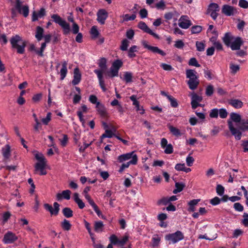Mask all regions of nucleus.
Listing matches in <instances>:
<instances>
[{"label":"nucleus","instance_id":"62","mask_svg":"<svg viewBox=\"0 0 248 248\" xmlns=\"http://www.w3.org/2000/svg\"><path fill=\"white\" fill-rule=\"evenodd\" d=\"M89 100L91 103L95 104L96 106L97 105V103H100L99 102L97 101V97L94 95H91L89 96Z\"/></svg>","mask_w":248,"mask_h":248},{"label":"nucleus","instance_id":"26","mask_svg":"<svg viewBox=\"0 0 248 248\" xmlns=\"http://www.w3.org/2000/svg\"><path fill=\"white\" fill-rule=\"evenodd\" d=\"M2 154L4 158L8 159L11 156V147L9 145L6 144L1 149Z\"/></svg>","mask_w":248,"mask_h":248},{"label":"nucleus","instance_id":"22","mask_svg":"<svg viewBox=\"0 0 248 248\" xmlns=\"http://www.w3.org/2000/svg\"><path fill=\"white\" fill-rule=\"evenodd\" d=\"M71 192L69 190H63L61 193H59L56 195L57 200H61L62 198L68 200L70 199Z\"/></svg>","mask_w":248,"mask_h":248},{"label":"nucleus","instance_id":"29","mask_svg":"<svg viewBox=\"0 0 248 248\" xmlns=\"http://www.w3.org/2000/svg\"><path fill=\"white\" fill-rule=\"evenodd\" d=\"M44 32V31L43 28L40 26L37 27L35 36L38 41H40L42 39Z\"/></svg>","mask_w":248,"mask_h":248},{"label":"nucleus","instance_id":"49","mask_svg":"<svg viewBox=\"0 0 248 248\" xmlns=\"http://www.w3.org/2000/svg\"><path fill=\"white\" fill-rule=\"evenodd\" d=\"M168 99L170 102V105L173 108H177L178 106L177 100L172 96H168Z\"/></svg>","mask_w":248,"mask_h":248},{"label":"nucleus","instance_id":"33","mask_svg":"<svg viewBox=\"0 0 248 248\" xmlns=\"http://www.w3.org/2000/svg\"><path fill=\"white\" fill-rule=\"evenodd\" d=\"M119 135L116 128L111 124H109V139L113 137L116 138V136H119Z\"/></svg>","mask_w":248,"mask_h":248},{"label":"nucleus","instance_id":"24","mask_svg":"<svg viewBox=\"0 0 248 248\" xmlns=\"http://www.w3.org/2000/svg\"><path fill=\"white\" fill-rule=\"evenodd\" d=\"M236 123V124H240L242 121L243 119L241 118V116L240 114L232 112L230 114V119L229 120Z\"/></svg>","mask_w":248,"mask_h":248},{"label":"nucleus","instance_id":"19","mask_svg":"<svg viewBox=\"0 0 248 248\" xmlns=\"http://www.w3.org/2000/svg\"><path fill=\"white\" fill-rule=\"evenodd\" d=\"M234 37L230 32H226L222 38V41L224 44L228 47L231 46V44Z\"/></svg>","mask_w":248,"mask_h":248},{"label":"nucleus","instance_id":"12","mask_svg":"<svg viewBox=\"0 0 248 248\" xmlns=\"http://www.w3.org/2000/svg\"><path fill=\"white\" fill-rule=\"evenodd\" d=\"M244 41L240 37L234 38L229 46L232 50H239L243 45Z\"/></svg>","mask_w":248,"mask_h":248},{"label":"nucleus","instance_id":"9","mask_svg":"<svg viewBox=\"0 0 248 248\" xmlns=\"http://www.w3.org/2000/svg\"><path fill=\"white\" fill-rule=\"evenodd\" d=\"M44 206L46 210L50 212L51 215L57 216L59 213L60 204L57 202L53 203L54 209L51 205L48 203L44 204Z\"/></svg>","mask_w":248,"mask_h":248},{"label":"nucleus","instance_id":"43","mask_svg":"<svg viewBox=\"0 0 248 248\" xmlns=\"http://www.w3.org/2000/svg\"><path fill=\"white\" fill-rule=\"evenodd\" d=\"M131 100L133 101V105L136 107V110L139 111L140 110V108L139 102L137 100V96L135 95H132L130 97Z\"/></svg>","mask_w":248,"mask_h":248},{"label":"nucleus","instance_id":"40","mask_svg":"<svg viewBox=\"0 0 248 248\" xmlns=\"http://www.w3.org/2000/svg\"><path fill=\"white\" fill-rule=\"evenodd\" d=\"M169 128L170 132L174 136L176 137H179L181 136L182 134L180 132V131L179 129L175 127H174L172 125H169Z\"/></svg>","mask_w":248,"mask_h":248},{"label":"nucleus","instance_id":"27","mask_svg":"<svg viewBox=\"0 0 248 248\" xmlns=\"http://www.w3.org/2000/svg\"><path fill=\"white\" fill-rule=\"evenodd\" d=\"M219 11V7L218 5L216 3H212L209 5L206 14L208 15L212 12H218Z\"/></svg>","mask_w":248,"mask_h":248},{"label":"nucleus","instance_id":"20","mask_svg":"<svg viewBox=\"0 0 248 248\" xmlns=\"http://www.w3.org/2000/svg\"><path fill=\"white\" fill-rule=\"evenodd\" d=\"M234 8L229 5H224L222 8V13L227 16H231L234 14Z\"/></svg>","mask_w":248,"mask_h":248},{"label":"nucleus","instance_id":"59","mask_svg":"<svg viewBox=\"0 0 248 248\" xmlns=\"http://www.w3.org/2000/svg\"><path fill=\"white\" fill-rule=\"evenodd\" d=\"M218 110L217 108H214L211 109L209 116L211 118H217L218 117Z\"/></svg>","mask_w":248,"mask_h":248},{"label":"nucleus","instance_id":"34","mask_svg":"<svg viewBox=\"0 0 248 248\" xmlns=\"http://www.w3.org/2000/svg\"><path fill=\"white\" fill-rule=\"evenodd\" d=\"M102 124L105 129V132L100 137L101 143L103 142V140L104 138L108 137V124L107 123L103 122H102Z\"/></svg>","mask_w":248,"mask_h":248},{"label":"nucleus","instance_id":"36","mask_svg":"<svg viewBox=\"0 0 248 248\" xmlns=\"http://www.w3.org/2000/svg\"><path fill=\"white\" fill-rule=\"evenodd\" d=\"M61 227L64 230L68 231L70 230L71 228V224H70L69 221L64 219L61 222Z\"/></svg>","mask_w":248,"mask_h":248},{"label":"nucleus","instance_id":"35","mask_svg":"<svg viewBox=\"0 0 248 248\" xmlns=\"http://www.w3.org/2000/svg\"><path fill=\"white\" fill-rule=\"evenodd\" d=\"M196 72L194 70L187 69L186 70V77L189 79L192 78L196 79V78L198 77V76L196 75Z\"/></svg>","mask_w":248,"mask_h":248},{"label":"nucleus","instance_id":"11","mask_svg":"<svg viewBox=\"0 0 248 248\" xmlns=\"http://www.w3.org/2000/svg\"><path fill=\"white\" fill-rule=\"evenodd\" d=\"M17 240V237L11 232H6L3 237L2 241L4 244H12Z\"/></svg>","mask_w":248,"mask_h":248},{"label":"nucleus","instance_id":"23","mask_svg":"<svg viewBox=\"0 0 248 248\" xmlns=\"http://www.w3.org/2000/svg\"><path fill=\"white\" fill-rule=\"evenodd\" d=\"M46 15L45 9L43 8L40 9L38 13L33 11L32 14L31 19L32 21L38 20L39 17H42Z\"/></svg>","mask_w":248,"mask_h":248},{"label":"nucleus","instance_id":"14","mask_svg":"<svg viewBox=\"0 0 248 248\" xmlns=\"http://www.w3.org/2000/svg\"><path fill=\"white\" fill-rule=\"evenodd\" d=\"M97 20L99 23L101 24H104L105 23V20L107 19L108 17V13L104 9H100L99 10L97 13Z\"/></svg>","mask_w":248,"mask_h":248},{"label":"nucleus","instance_id":"18","mask_svg":"<svg viewBox=\"0 0 248 248\" xmlns=\"http://www.w3.org/2000/svg\"><path fill=\"white\" fill-rule=\"evenodd\" d=\"M81 75L78 68H76L74 70V78L72 81L73 85L78 84L81 80Z\"/></svg>","mask_w":248,"mask_h":248},{"label":"nucleus","instance_id":"4","mask_svg":"<svg viewBox=\"0 0 248 248\" xmlns=\"http://www.w3.org/2000/svg\"><path fill=\"white\" fill-rule=\"evenodd\" d=\"M35 158L38 161L35 165V172H39L40 175H46V171L45 170L46 161L44 155L41 154H36Z\"/></svg>","mask_w":248,"mask_h":248},{"label":"nucleus","instance_id":"41","mask_svg":"<svg viewBox=\"0 0 248 248\" xmlns=\"http://www.w3.org/2000/svg\"><path fill=\"white\" fill-rule=\"evenodd\" d=\"M138 28L143 31L144 32L148 33L151 29L147 26L146 23L143 21H140L138 24Z\"/></svg>","mask_w":248,"mask_h":248},{"label":"nucleus","instance_id":"50","mask_svg":"<svg viewBox=\"0 0 248 248\" xmlns=\"http://www.w3.org/2000/svg\"><path fill=\"white\" fill-rule=\"evenodd\" d=\"M202 31V27L199 25L193 26L191 29V33L192 34L199 33Z\"/></svg>","mask_w":248,"mask_h":248},{"label":"nucleus","instance_id":"13","mask_svg":"<svg viewBox=\"0 0 248 248\" xmlns=\"http://www.w3.org/2000/svg\"><path fill=\"white\" fill-rule=\"evenodd\" d=\"M142 44L145 48L151 51L153 53H158L163 56L166 55V53L163 50L160 49L157 46H153L148 45L147 42L146 41H143L142 42Z\"/></svg>","mask_w":248,"mask_h":248},{"label":"nucleus","instance_id":"30","mask_svg":"<svg viewBox=\"0 0 248 248\" xmlns=\"http://www.w3.org/2000/svg\"><path fill=\"white\" fill-rule=\"evenodd\" d=\"M74 200L75 202L78 204V206L80 209H83L85 207L84 203L79 198V195L78 193H74Z\"/></svg>","mask_w":248,"mask_h":248},{"label":"nucleus","instance_id":"3","mask_svg":"<svg viewBox=\"0 0 248 248\" xmlns=\"http://www.w3.org/2000/svg\"><path fill=\"white\" fill-rule=\"evenodd\" d=\"M10 42L13 49L16 50L17 53L22 54L25 53L27 42L18 34L13 35Z\"/></svg>","mask_w":248,"mask_h":248},{"label":"nucleus","instance_id":"15","mask_svg":"<svg viewBox=\"0 0 248 248\" xmlns=\"http://www.w3.org/2000/svg\"><path fill=\"white\" fill-rule=\"evenodd\" d=\"M186 16H183L179 19V26L185 29H188L191 25V21L189 20L186 19Z\"/></svg>","mask_w":248,"mask_h":248},{"label":"nucleus","instance_id":"57","mask_svg":"<svg viewBox=\"0 0 248 248\" xmlns=\"http://www.w3.org/2000/svg\"><path fill=\"white\" fill-rule=\"evenodd\" d=\"M218 113L221 118L224 119L227 117L228 112L225 108H220L218 110Z\"/></svg>","mask_w":248,"mask_h":248},{"label":"nucleus","instance_id":"31","mask_svg":"<svg viewBox=\"0 0 248 248\" xmlns=\"http://www.w3.org/2000/svg\"><path fill=\"white\" fill-rule=\"evenodd\" d=\"M175 186L176 188L173 190V193L177 194L178 192H181L185 187L186 185L183 183L176 182Z\"/></svg>","mask_w":248,"mask_h":248},{"label":"nucleus","instance_id":"8","mask_svg":"<svg viewBox=\"0 0 248 248\" xmlns=\"http://www.w3.org/2000/svg\"><path fill=\"white\" fill-rule=\"evenodd\" d=\"M184 238V234L180 231H177L175 233L168 234L165 236V239L169 242V244H175L183 239Z\"/></svg>","mask_w":248,"mask_h":248},{"label":"nucleus","instance_id":"60","mask_svg":"<svg viewBox=\"0 0 248 248\" xmlns=\"http://www.w3.org/2000/svg\"><path fill=\"white\" fill-rule=\"evenodd\" d=\"M164 152L166 154H170L173 153V146L171 144H169L166 146Z\"/></svg>","mask_w":248,"mask_h":248},{"label":"nucleus","instance_id":"63","mask_svg":"<svg viewBox=\"0 0 248 248\" xmlns=\"http://www.w3.org/2000/svg\"><path fill=\"white\" fill-rule=\"evenodd\" d=\"M244 232L240 229H236L234 231L232 237L237 238L238 236L242 235Z\"/></svg>","mask_w":248,"mask_h":248},{"label":"nucleus","instance_id":"16","mask_svg":"<svg viewBox=\"0 0 248 248\" xmlns=\"http://www.w3.org/2000/svg\"><path fill=\"white\" fill-rule=\"evenodd\" d=\"M135 156H137L136 154H135V152L132 151L130 153H128L127 154L122 155L118 156V160L120 162H123L125 161L128 160L131 158L133 159V158Z\"/></svg>","mask_w":248,"mask_h":248},{"label":"nucleus","instance_id":"1","mask_svg":"<svg viewBox=\"0 0 248 248\" xmlns=\"http://www.w3.org/2000/svg\"><path fill=\"white\" fill-rule=\"evenodd\" d=\"M99 68L94 70V73L97 75L98 78L99 85L103 91H106L105 78H107L108 74L107 60L102 58L99 60L98 62Z\"/></svg>","mask_w":248,"mask_h":248},{"label":"nucleus","instance_id":"53","mask_svg":"<svg viewBox=\"0 0 248 248\" xmlns=\"http://www.w3.org/2000/svg\"><path fill=\"white\" fill-rule=\"evenodd\" d=\"M51 113L50 112H48L46 114V116L42 119V122L44 124L47 125L48 123L51 120Z\"/></svg>","mask_w":248,"mask_h":248},{"label":"nucleus","instance_id":"44","mask_svg":"<svg viewBox=\"0 0 248 248\" xmlns=\"http://www.w3.org/2000/svg\"><path fill=\"white\" fill-rule=\"evenodd\" d=\"M90 33L92 36V38L93 39L96 38L98 35H99V32L97 30V27L95 26H93L92 27L91 31H90Z\"/></svg>","mask_w":248,"mask_h":248},{"label":"nucleus","instance_id":"56","mask_svg":"<svg viewBox=\"0 0 248 248\" xmlns=\"http://www.w3.org/2000/svg\"><path fill=\"white\" fill-rule=\"evenodd\" d=\"M216 191L219 196H222L224 192V187L221 185H217L216 188Z\"/></svg>","mask_w":248,"mask_h":248},{"label":"nucleus","instance_id":"58","mask_svg":"<svg viewBox=\"0 0 248 248\" xmlns=\"http://www.w3.org/2000/svg\"><path fill=\"white\" fill-rule=\"evenodd\" d=\"M152 241L153 247L157 246L159 245V242L160 241V238L158 235H156L152 238Z\"/></svg>","mask_w":248,"mask_h":248},{"label":"nucleus","instance_id":"39","mask_svg":"<svg viewBox=\"0 0 248 248\" xmlns=\"http://www.w3.org/2000/svg\"><path fill=\"white\" fill-rule=\"evenodd\" d=\"M137 46H133L129 49L128 51V56L130 58H133L136 56L135 52H137Z\"/></svg>","mask_w":248,"mask_h":248},{"label":"nucleus","instance_id":"54","mask_svg":"<svg viewBox=\"0 0 248 248\" xmlns=\"http://www.w3.org/2000/svg\"><path fill=\"white\" fill-rule=\"evenodd\" d=\"M46 47V43H42L40 50H36V53L37 54H38L39 56H40V57H43L44 56L43 52H44V50L45 49Z\"/></svg>","mask_w":248,"mask_h":248},{"label":"nucleus","instance_id":"32","mask_svg":"<svg viewBox=\"0 0 248 248\" xmlns=\"http://www.w3.org/2000/svg\"><path fill=\"white\" fill-rule=\"evenodd\" d=\"M229 103L235 108H241L243 106V102L238 99H231Z\"/></svg>","mask_w":248,"mask_h":248},{"label":"nucleus","instance_id":"48","mask_svg":"<svg viewBox=\"0 0 248 248\" xmlns=\"http://www.w3.org/2000/svg\"><path fill=\"white\" fill-rule=\"evenodd\" d=\"M129 42L126 39H124L121 44L120 49L122 51H126L127 50V47L129 45Z\"/></svg>","mask_w":248,"mask_h":248},{"label":"nucleus","instance_id":"7","mask_svg":"<svg viewBox=\"0 0 248 248\" xmlns=\"http://www.w3.org/2000/svg\"><path fill=\"white\" fill-rule=\"evenodd\" d=\"M128 240V235H125L121 239H119L115 235L112 234L109 237V240L111 243V244H109V248H113V245L122 247L126 243Z\"/></svg>","mask_w":248,"mask_h":248},{"label":"nucleus","instance_id":"28","mask_svg":"<svg viewBox=\"0 0 248 248\" xmlns=\"http://www.w3.org/2000/svg\"><path fill=\"white\" fill-rule=\"evenodd\" d=\"M104 225L101 221H96L94 223V231L97 232H101L104 231Z\"/></svg>","mask_w":248,"mask_h":248},{"label":"nucleus","instance_id":"42","mask_svg":"<svg viewBox=\"0 0 248 248\" xmlns=\"http://www.w3.org/2000/svg\"><path fill=\"white\" fill-rule=\"evenodd\" d=\"M20 14H22L25 17H27L29 15V9L27 5L23 6L21 8L18 10Z\"/></svg>","mask_w":248,"mask_h":248},{"label":"nucleus","instance_id":"17","mask_svg":"<svg viewBox=\"0 0 248 248\" xmlns=\"http://www.w3.org/2000/svg\"><path fill=\"white\" fill-rule=\"evenodd\" d=\"M137 161H138V156H135L133 158V159H131L129 161L126 162V163H123L120 167V169L118 171L120 173H122L125 169L128 168L130 164H132V165L137 164Z\"/></svg>","mask_w":248,"mask_h":248},{"label":"nucleus","instance_id":"51","mask_svg":"<svg viewBox=\"0 0 248 248\" xmlns=\"http://www.w3.org/2000/svg\"><path fill=\"white\" fill-rule=\"evenodd\" d=\"M197 50L199 51H203L205 48V45L202 42L197 41L196 42Z\"/></svg>","mask_w":248,"mask_h":248},{"label":"nucleus","instance_id":"5","mask_svg":"<svg viewBox=\"0 0 248 248\" xmlns=\"http://www.w3.org/2000/svg\"><path fill=\"white\" fill-rule=\"evenodd\" d=\"M51 18L56 24H59L62 29L64 34H68L70 31V25L63 19L58 14H53L51 16Z\"/></svg>","mask_w":248,"mask_h":248},{"label":"nucleus","instance_id":"64","mask_svg":"<svg viewBox=\"0 0 248 248\" xmlns=\"http://www.w3.org/2000/svg\"><path fill=\"white\" fill-rule=\"evenodd\" d=\"M239 6L243 8H248V2L246 0H239Z\"/></svg>","mask_w":248,"mask_h":248},{"label":"nucleus","instance_id":"55","mask_svg":"<svg viewBox=\"0 0 248 248\" xmlns=\"http://www.w3.org/2000/svg\"><path fill=\"white\" fill-rule=\"evenodd\" d=\"M132 75L131 73L126 72L124 75V80L126 83H129L132 81Z\"/></svg>","mask_w":248,"mask_h":248},{"label":"nucleus","instance_id":"2","mask_svg":"<svg viewBox=\"0 0 248 248\" xmlns=\"http://www.w3.org/2000/svg\"><path fill=\"white\" fill-rule=\"evenodd\" d=\"M228 128L232 135L234 136L236 140H240L242 137L243 131H248V119H243L240 124H235L234 125L230 120L227 121Z\"/></svg>","mask_w":248,"mask_h":248},{"label":"nucleus","instance_id":"21","mask_svg":"<svg viewBox=\"0 0 248 248\" xmlns=\"http://www.w3.org/2000/svg\"><path fill=\"white\" fill-rule=\"evenodd\" d=\"M187 83L190 89L194 90L197 88L200 83V81L198 79V77L196 78V79L195 78H192L189 79L187 81Z\"/></svg>","mask_w":248,"mask_h":248},{"label":"nucleus","instance_id":"52","mask_svg":"<svg viewBox=\"0 0 248 248\" xmlns=\"http://www.w3.org/2000/svg\"><path fill=\"white\" fill-rule=\"evenodd\" d=\"M188 64L191 66H194L195 67H199L200 64H199L197 60L195 58H191L188 62Z\"/></svg>","mask_w":248,"mask_h":248},{"label":"nucleus","instance_id":"47","mask_svg":"<svg viewBox=\"0 0 248 248\" xmlns=\"http://www.w3.org/2000/svg\"><path fill=\"white\" fill-rule=\"evenodd\" d=\"M214 87L212 85H209L206 87L205 94L207 96H211L214 93Z\"/></svg>","mask_w":248,"mask_h":248},{"label":"nucleus","instance_id":"6","mask_svg":"<svg viewBox=\"0 0 248 248\" xmlns=\"http://www.w3.org/2000/svg\"><path fill=\"white\" fill-rule=\"evenodd\" d=\"M123 62L121 60L117 59L112 62L109 69V77L113 78L118 76L119 69L123 66Z\"/></svg>","mask_w":248,"mask_h":248},{"label":"nucleus","instance_id":"45","mask_svg":"<svg viewBox=\"0 0 248 248\" xmlns=\"http://www.w3.org/2000/svg\"><path fill=\"white\" fill-rule=\"evenodd\" d=\"M230 69L231 72L232 74H235L240 70V67L239 65L234 64L233 63H230Z\"/></svg>","mask_w":248,"mask_h":248},{"label":"nucleus","instance_id":"38","mask_svg":"<svg viewBox=\"0 0 248 248\" xmlns=\"http://www.w3.org/2000/svg\"><path fill=\"white\" fill-rule=\"evenodd\" d=\"M62 212L64 216L67 218L71 217L73 216V211L69 207L63 208Z\"/></svg>","mask_w":248,"mask_h":248},{"label":"nucleus","instance_id":"46","mask_svg":"<svg viewBox=\"0 0 248 248\" xmlns=\"http://www.w3.org/2000/svg\"><path fill=\"white\" fill-rule=\"evenodd\" d=\"M169 203L168 198L167 197H163L157 202V204L158 206L160 205H166Z\"/></svg>","mask_w":248,"mask_h":248},{"label":"nucleus","instance_id":"61","mask_svg":"<svg viewBox=\"0 0 248 248\" xmlns=\"http://www.w3.org/2000/svg\"><path fill=\"white\" fill-rule=\"evenodd\" d=\"M123 17L124 18V20L127 21L129 20H134L136 17V16L135 14H133L131 16H129L128 14H125L123 16Z\"/></svg>","mask_w":248,"mask_h":248},{"label":"nucleus","instance_id":"25","mask_svg":"<svg viewBox=\"0 0 248 248\" xmlns=\"http://www.w3.org/2000/svg\"><path fill=\"white\" fill-rule=\"evenodd\" d=\"M67 62L64 61L62 62V67L60 70L61 79L63 80L66 77L67 73Z\"/></svg>","mask_w":248,"mask_h":248},{"label":"nucleus","instance_id":"37","mask_svg":"<svg viewBox=\"0 0 248 248\" xmlns=\"http://www.w3.org/2000/svg\"><path fill=\"white\" fill-rule=\"evenodd\" d=\"M96 108L101 116L105 117L106 116V112L103 105L100 103H97Z\"/></svg>","mask_w":248,"mask_h":248},{"label":"nucleus","instance_id":"10","mask_svg":"<svg viewBox=\"0 0 248 248\" xmlns=\"http://www.w3.org/2000/svg\"><path fill=\"white\" fill-rule=\"evenodd\" d=\"M191 107H192V109H195L198 107L201 106V104L199 103L202 101V98L201 96L198 95L197 93H196L194 92L191 94Z\"/></svg>","mask_w":248,"mask_h":248}]
</instances>
